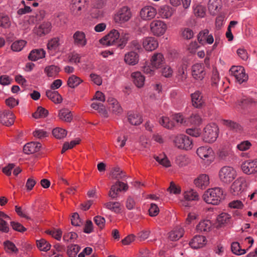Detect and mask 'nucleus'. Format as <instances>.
Here are the masks:
<instances>
[{"label": "nucleus", "instance_id": "58", "mask_svg": "<svg viewBox=\"0 0 257 257\" xmlns=\"http://www.w3.org/2000/svg\"><path fill=\"white\" fill-rule=\"evenodd\" d=\"M231 154L230 150L225 147H221L218 152L219 157L222 160H224L226 158Z\"/></svg>", "mask_w": 257, "mask_h": 257}, {"label": "nucleus", "instance_id": "62", "mask_svg": "<svg viewBox=\"0 0 257 257\" xmlns=\"http://www.w3.org/2000/svg\"><path fill=\"white\" fill-rule=\"evenodd\" d=\"M46 232L52 235L54 238L58 240H60L62 234V231L61 229H58L54 230H47Z\"/></svg>", "mask_w": 257, "mask_h": 257}, {"label": "nucleus", "instance_id": "61", "mask_svg": "<svg viewBox=\"0 0 257 257\" xmlns=\"http://www.w3.org/2000/svg\"><path fill=\"white\" fill-rule=\"evenodd\" d=\"M78 237V235L74 232H70L64 233L63 240L65 241L73 242Z\"/></svg>", "mask_w": 257, "mask_h": 257}, {"label": "nucleus", "instance_id": "64", "mask_svg": "<svg viewBox=\"0 0 257 257\" xmlns=\"http://www.w3.org/2000/svg\"><path fill=\"white\" fill-rule=\"evenodd\" d=\"M49 134L43 130H37L33 132L35 137L39 139H43L48 136Z\"/></svg>", "mask_w": 257, "mask_h": 257}, {"label": "nucleus", "instance_id": "36", "mask_svg": "<svg viewBox=\"0 0 257 257\" xmlns=\"http://www.w3.org/2000/svg\"><path fill=\"white\" fill-rule=\"evenodd\" d=\"M110 176L112 179H117L118 180L126 177L125 173L117 166L112 169L110 172Z\"/></svg>", "mask_w": 257, "mask_h": 257}, {"label": "nucleus", "instance_id": "9", "mask_svg": "<svg viewBox=\"0 0 257 257\" xmlns=\"http://www.w3.org/2000/svg\"><path fill=\"white\" fill-rule=\"evenodd\" d=\"M51 24L49 22H44L34 29V32L37 35L41 37L48 34L51 30Z\"/></svg>", "mask_w": 257, "mask_h": 257}, {"label": "nucleus", "instance_id": "25", "mask_svg": "<svg viewBox=\"0 0 257 257\" xmlns=\"http://www.w3.org/2000/svg\"><path fill=\"white\" fill-rule=\"evenodd\" d=\"M164 63L163 55L160 53H155L151 59V65L153 67L158 68Z\"/></svg>", "mask_w": 257, "mask_h": 257}, {"label": "nucleus", "instance_id": "11", "mask_svg": "<svg viewBox=\"0 0 257 257\" xmlns=\"http://www.w3.org/2000/svg\"><path fill=\"white\" fill-rule=\"evenodd\" d=\"M15 116L13 112L9 110L0 112V122L4 125L10 126L14 122Z\"/></svg>", "mask_w": 257, "mask_h": 257}, {"label": "nucleus", "instance_id": "4", "mask_svg": "<svg viewBox=\"0 0 257 257\" xmlns=\"http://www.w3.org/2000/svg\"><path fill=\"white\" fill-rule=\"evenodd\" d=\"M235 170L231 167L225 166L222 167L219 171V178L223 183L229 184L236 177Z\"/></svg>", "mask_w": 257, "mask_h": 257}, {"label": "nucleus", "instance_id": "13", "mask_svg": "<svg viewBox=\"0 0 257 257\" xmlns=\"http://www.w3.org/2000/svg\"><path fill=\"white\" fill-rule=\"evenodd\" d=\"M198 41L200 44H204L207 43L211 44L214 42V38L212 34H210L207 29H204L198 35Z\"/></svg>", "mask_w": 257, "mask_h": 257}, {"label": "nucleus", "instance_id": "43", "mask_svg": "<svg viewBox=\"0 0 257 257\" xmlns=\"http://www.w3.org/2000/svg\"><path fill=\"white\" fill-rule=\"evenodd\" d=\"M159 123L163 126L168 129H172L174 127V123L166 116H162L159 120Z\"/></svg>", "mask_w": 257, "mask_h": 257}, {"label": "nucleus", "instance_id": "5", "mask_svg": "<svg viewBox=\"0 0 257 257\" xmlns=\"http://www.w3.org/2000/svg\"><path fill=\"white\" fill-rule=\"evenodd\" d=\"M150 28L153 35L160 37L165 33L167 29V26L163 21L155 20L151 22Z\"/></svg>", "mask_w": 257, "mask_h": 257}, {"label": "nucleus", "instance_id": "45", "mask_svg": "<svg viewBox=\"0 0 257 257\" xmlns=\"http://www.w3.org/2000/svg\"><path fill=\"white\" fill-rule=\"evenodd\" d=\"M187 65L183 64L179 67L177 72V77L180 81H184L187 78V73L186 72Z\"/></svg>", "mask_w": 257, "mask_h": 257}, {"label": "nucleus", "instance_id": "32", "mask_svg": "<svg viewBox=\"0 0 257 257\" xmlns=\"http://www.w3.org/2000/svg\"><path fill=\"white\" fill-rule=\"evenodd\" d=\"M60 68L57 66L49 65L45 68L44 72L49 77H56L59 74Z\"/></svg>", "mask_w": 257, "mask_h": 257}, {"label": "nucleus", "instance_id": "38", "mask_svg": "<svg viewBox=\"0 0 257 257\" xmlns=\"http://www.w3.org/2000/svg\"><path fill=\"white\" fill-rule=\"evenodd\" d=\"M184 196L185 200L188 201H198L200 198L198 193L192 189L186 191Z\"/></svg>", "mask_w": 257, "mask_h": 257}, {"label": "nucleus", "instance_id": "23", "mask_svg": "<svg viewBox=\"0 0 257 257\" xmlns=\"http://www.w3.org/2000/svg\"><path fill=\"white\" fill-rule=\"evenodd\" d=\"M172 140L176 145H192L193 143L189 137L183 134L173 137Z\"/></svg>", "mask_w": 257, "mask_h": 257}, {"label": "nucleus", "instance_id": "28", "mask_svg": "<svg viewBox=\"0 0 257 257\" xmlns=\"http://www.w3.org/2000/svg\"><path fill=\"white\" fill-rule=\"evenodd\" d=\"M46 95L50 100L55 103H60L62 101V97L57 91L48 90Z\"/></svg>", "mask_w": 257, "mask_h": 257}, {"label": "nucleus", "instance_id": "42", "mask_svg": "<svg viewBox=\"0 0 257 257\" xmlns=\"http://www.w3.org/2000/svg\"><path fill=\"white\" fill-rule=\"evenodd\" d=\"M27 42L25 40H20L13 43L11 49L15 52H20L26 45Z\"/></svg>", "mask_w": 257, "mask_h": 257}, {"label": "nucleus", "instance_id": "10", "mask_svg": "<svg viewBox=\"0 0 257 257\" xmlns=\"http://www.w3.org/2000/svg\"><path fill=\"white\" fill-rule=\"evenodd\" d=\"M245 180L241 178L237 179L231 185L230 192L233 195H238L243 190Z\"/></svg>", "mask_w": 257, "mask_h": 257}, {"label": "nucleus", "instance_id": "17", "mask_svg": "<svg viewBox=\"0 0 257 257\" xmlns=\"http://www.w3.org/2000/svg\"><path fill=\"white\" fill-rule=\"evenodd\" d=\"M143 46L146 50L152 51L156 49L158 46L157 40L154 37H146L143 40Z\"/></svg>", "mask_w": 257, "mask_h": 257}, {"label": "nucleus", "instance_id": "22", "mask_svg": "<svg viewBox=\"0 0 257 257\" xmlns=\"http://www.w3.org/2000/svg\"><path fill=\"white\" fill-rule=\"evenodd\" d=\"M88 0H72L71 10L76 15L80 14V11L84 8Z\"/></svg>", "mask_w": 257, "mask_h": 257}, {"label": "nucleus", "instance_id": "50", "mask_svg": "<svg viewBox=\"0 0 257 257\" xmlns=\"http://www.w3.org/2000/svg\"><path fill=\"white\" fill-rule=\"evenodd\" d=\"M105 207L115 213H119L120 211V203L118 202H109L105 204Z\"/></svg>", "mask_w": 257, "mask_h": 257}, {"label": "nucleus", "instance_id": "54", "mask_svg": "<svg viewBox=\"0 0 257 257\" xmlns=\"http://www.w3.org/2000/svg\"><path fill=\"white\" fill-rule=\"evenodd\" d=\"M10 25L11 21L9 17L4 14H0V27L6 28Z\"/></svg>", "mask_w": 257, "mask_h": 257}, {"label": "nucleus", "instance_id": "60", "mask_svg": "<svg viewBox=\"0 0 257 257\" xmlns=\"http://www.w3.org/2000/svg\"><path fill=\"white\" fill-rule=\"evenodd\" d=\"M93 220L99 228L102 229L104 227L105 219L104 217L97 215L94 217Z\"/></svg>", "mask_w": 257, "mask_h": 257}, {"label": "nucleus", "instance_id": "8", "mask_svg": "<svg viewBox=\"0 0 257 257\" xmlns=\"http://www.w3.org/2000/svg\"><path fill=\"white\" fill-rule=\"evenodd\" d=\"M157 11L152 6H146L143 8L140 13L141 18L145 21H149L154 19Z\"/></svg>", "mask_w": 257, "mask_h": 257}, {"label": "nucleus", "instance_id": "6", "mask_svg": "<svg viewBox=\"0 0 257 257\" xmlns=\"http://www.w3.org/2000/svg\"><path fill=\"white\" fill-rule=\"evenodd\" d=\"M120 32L115 29L111 30L109 33L100 40V43L105 46H111L118 42Z\"/></svg>", "mask_w": 257, "mask_h": 257}, {"label": "nucleus", "instance_id": "63", "mask_svg": "<svg viewBox=\"0 0 257 257\" xmlns=\"http://www.w3.org/2000/svg\"><path fill=\"white\" fill-rule=\"evenodd\" d=\"M90 15L92 18L94 19L101 18L103 16V11L100 9L94 7L91 10Z\"/></svg>", "mask_w": 257, "mask_h": 257}, {"label": "nucleus", "instance_id": "53", "mask_svg": "<svg viewBox=\"0 0 257 257\" xmlns=\"http://www.w3.org/2000/svg\"><path fill=\"white\" fill-rule=\"evenodd\" d=\"M230 218L231 216L229 214L223 212L218 215L217 220L220 224H224L228 223Z\"/></svg>", "mask_w": 257, "mask_h": 257}, {"label": "nucleus", "instance_id": "35", "mask_svg": "<svg viewBox=\"0 0 257 257\" xmlns=\"http://www.w3.org/2000/svg\"><path fill=\"white\" fill-rule=\"evenodd\" d=\"M154 158L160 164L166 168L171 166L170 161L164 153L160 154L159 156L154 155Z\"/></svg>", "mask_w": 257, "mask_h": 257}, {"label": "nucleus", "instance_id": "18", "mask_svg": "<svg viewBox=\"0 0 257 257\" xmlns=\"http://www.w3.org/2000/svg\"><path fill=\"white\" fill-rule=\"evenodd\" d=\"M191 99L192 105L194 107L200 108L204 105V100L203 99V95L199 91H196L191 94Z\"/></svg>", "mask_w": 257, "mask_h": 257}, {"label": "nucleus", "instance_id": "56", "mask_svg": "<svg viewBox=\"0 0 257 257\" xmlns=\"http://www.w3.org/2000/svg\"><path fill=\"white\" fill-rule=\"evenodd\" d=\"M173 119L177 123L180 124L184 126H188V122L187 118H185L180 113H176L173 116Z\"/></svg>", "mask_w": 257, "mask_h": 257}, {"label": "nucleus", "instance_id": "34", "mask_svg": "<svg viewBox=\"0 0 257 257\" xmlns=\"http://www.w3.org/2000/svg\"><path fill=\"white\" fill-rule=\"evenodd\" d=\"M58 117L62 121L70 122L72 119V114L69 109L64 108L59 111Z\"/></svg>", "mask_w": 257, "mask_h": 257}, {"label": "nucleus", "instance_id": "30", "mask_svg": "<svg viewBox=\"0 0 257 257\" xmlns=\"http://www.w3.org/2000/svg\"><path fill=\"white\" fill-rule=\"evenodd\" d=\"M134 83L139 88L144 84L145 77L140 72H135L132 74Z\"/></svg>", "mask_w": 257, "mask_h": 257}, {"label": "nucleus", "instance_id": "29", "mask_svg": "<svg viewBox=\"0 0 257 257\" xmlns=\"http://www.w3.org/2000/svg\"><path fill=\"white\" fill-rule=\"evenodd\" d=\"M184 234V229L180 227L175 228L169 233V238L172 241H176L182 237Z\"/></svg>", "mask_w": 257, "mask_h": 257}, {"label": "nucleus", "instance_id": "55", "mask_svg": "<svg viewBox=\"0 0 257 257\" xmlns=\"http://www.w3.org/2000/svg\"><path fill=\"white\" fill-rule=\"evenodd\" d=\"M91 106L95 110H97L98 112L104 116L107 115V111L106 110L104 106L101 102H93Z\"/></svg>", "mask_w": 257, "mask_h": 257}, {"label": "nucleus", "instance_id": "21", "mask_svg": "<svg viewBox=\"0 0 257 257\" xmlns=\"http://www.w3.org/2000/svg\"><path fill=\"white\" fill-rule=\"evenodd\" d=\"M206 239L203 235H196L190 241L189 245L193 248L202 247L206 244Z\"/></svg>", "mask_w": 257, "mask_h": 257}, {"label": "nucleus", "instance_id": "59", "mask_svg": "<svg viewBox=\"0 0 257 257\" xmlns=\"http://www.w3.org/2000/svg\"><path fill=\"white\" fill-rule=\"evenodd\" d=\"M59 40L58 38H54L49 41L47 47L49 50H56L59 45Z\"/></svg>", "mask_w": 257, "mask_h": 257}, {"label": "nucleus", "instance_id": "19", "mask_svg": "<svg viewBox=\"0 0 257 257\" xmlns=\"http://www.w3.org/2000/svg\"><path fill=\"white\" fill-rule=\"evenodd\" d=\"M196 153L201 159L207 158L213 155V151L209 146H201L197 149Z\"/></svg>", "mask_w": 257, "mask_h": 257}, {"label": "nucleus", "instance_id": "48", "mask_svg": "<svg viewBox=\"0 0 257 257\" xmlns=\"http://www.w3.org/2000/svg\"><path fill=\"white\" fill-rule=\"evenodd\" d=\"M53 136L57 139L64 138L67 135V131L61 127H56L52 131Z\"/></svg>", "mask_w": 257, "mask_h": 257}, {"label": "nucleus", "instance_id": "49", "mask_svg": "<svg viewBox=\"0 0 257 257\" xmlns=\"http://www.w3.org/2000/svg\"><path fill=\"white\" fill-rule=\"evenodd\" d=\"M211 227V223L209 220H204L200 222L196 226L197 230L201 232L208 231Z\"/></svg>", "mask_w": 257, "mask_h": 257}, {"label": "nucleus", "instance_id": "52", "mask_svg": "<svg viewBox=\"0 0 257 257\" xmlns=\"http://www.w3.org/2000/svg\"><path fill=\"white\" fill-rule=\"evenodd\" d=\"M48 111L47 110L43 107L39 106L38 107L37 110L33 114V116L35 118H39L42 117H45L47 116Z\"/></svg>", "mask_w": 257, "mask_h": 257}, {"label": "nucleus", "instance_id": "2", "mask_svg": "<svg viewBox=\"0 0 257 257\" xmlns=\"http://www.w3.org/2000/svg\"><path fill=\"white\" fill-rule=\"evenodd\" d=\"M132 16L131 9L127 6H124L114 15V21L116 24L122 26L131 19Z\"/></svg>", "mask_w": 257, "mask_h": 257}, {"label": "nucleus", "instance_id": "39", "mask_svg": "<svg viewBox=\"0 0 257 257\" xmlns=\"http://www.w3.org/2000/svg\"><path fill=\"white\" fill-rule=\"evenodd\" d=\"M223 124L229 127L231 130L238 133L241 132L242 127L238 123L230 120H223Z\"/></svg>", "mask_w": 257, "mask_h": 257}, {"label": "nucleus", "instance_id": "24", "mask_svg": "<svg viewBox=\"0 0 257 257\" xmlns=\"http://www.w3.org/2000/svg\"><path fill=\"white\" fill-rule=\"evenodd\" d=\"M208 7L211 15H216L221 9V0H209Z\"/></svg>", "mask_w": 257, "mask_h": 257}, {"label": "nucleus", "instance_id": "31", "mask_svg": "<svg viewBox=\"0 0 257 257\" xmlns=\"http://www.w3.org/2000/svg\"><path fill=\"white\" fill-rule=\"evenodd\" d=\"M127 118L129 122L135 125H139L143 121L141 115L134 112H130L128 114Z\"/></svg>", "mask_w": 257, "mask_h": 257}, {"label": "nucleus", "instance_id": "14", "mask_svg": "<svg viewBox=\"0 0 257 257\" xmlns=\"http://www.w3.org/2000/svg\"><path fill=\"white\" fill-rule=\"evenodd\" d=\"M194 183L197 187L205 189L209 185V177L206 174H200L194 180Z\"/></svg>", "mask_w": 257, "mask_h": 257}, {"label": "nucleus", "instance_id": "47", "mask_svg": "<svg viewBox=\"0 0 257 257\" xmlns=\"http://www.w3.org/2000/svg\"><path fill=\"white\" fill-rule=\"evenodd\" d=\"M188 122V126L190 125H199L201 122L200 116L197 114H192L189 117L187 118Z\"/></svg>", "mask_w": 257, "mask_h": 257}, {"label": "nucleus", "instance_id": "41", "mask_svg": "<svg viewBox=\"0 0 257 257\" xmlns=\"http://www.w3.org/2000/svg\"><path fill=\"white\" fill-rule=\"evenodd\" d=\"M119 32L120 36L118 39L119 44H118V46L121 49H122L127 43L128 39H130V35L128 33L123 31H120Z\"/></svg>", "mask_w": 257, "mask_h": 257}, {"label": "nucleus", "instance_id": "3", "mask_svg": "<svg viewBox=\"0 0 257 257\" xmlns=\"http://www.w3.org/2000/svg\"><path fill=\"white\" fill-rule=\"evenodd\" d=\"M219 129L215 123L207 125L204 129L203 141L205 143H213L218 136Z\"/></svg>", "mask_w": 257, "mask_h": 257}, {"label": "nucleus", "instance_id": "1", "mask_svg": "<svg viewBox=\"0 0 257 257\" xmlns=\"http://www.w3.org/2000/svg\"><path fill=\"white\" fill-rule=\"evenodd\" d=\"M202 198L207 204L217 205L224 199L225 196L221 188L215 187L205 191Z\"/></svg>", "mask_w": 257, "mask_h": 257}, {"label": "nucleus", "instance_id": "12", "mask_svg": "<svg viewBox=\"0 0 257 257\" xmlns=\"http://www.w3.org/2000/svg\"><path fill=\"white\" fill-rule=\"evenodd\" d=\"M242 171L247 174H251L257 172V160H248L241 165Z\"/></svg>", "mask_w": 257, "mask_h": 257}, {"label": "nucleus", "instance_id": "27", "mask_svg": "<svg viewBox=\"0 0 257 257\" xmlns=\"http://www.w3.org/2000/svg\"><path fill=\"white\" fill-rule=\"evenodd\" d=\"M45 51L42 49L33 50L29 54L28 58L31 61H35L45 57Z\"/></svg>", "mask_w": 257, "mask_h": 257}, {"label": "nucleus", "instance_id": "7", "mask_svg": "<svg viewBox=\"0 0 257 257\" xmlns=\"http://www.w3.org/2000/svg\"><path fill=\"white\" fill-rule=\"evenodd\" d=\"M230 73L240 84L246 81L248 79V76L245 74L244 68L241 66H232L230 69Z\"/></svg>", "mask_w": 257, "mask_h": 257}, {"label": "nucleus", "instance_id": "46", "mask_svg": "<svg viewBox=\"0 0 257 257\" xmlns=\"http://www.w3.org/2000/svg\"><path fill=\"white\" fill-rule=\"evenodd\" d=\"M80 247L77 244H71L67 247V254L69 257H76Z\"/></svg>", "mask_w": 257, "mask_h": 257}, {"label": "nucleus", "instance_id": "33", "mask_svg": "<svg viewBox=\"0 0 257 257\" xmlns=\"http://www.w3.org/2000/svg\"><path fill=\"white\" fill-rule=\"evenodd\" d=\"M174 9L168 6H162L159 10V14L163 19H168L170 18L173 13Z\"/></svg>", "mask_w": 257, "mask_h": 257}, {"label": "nucleus", "instance_id": "37", "mask_svg": "<svg viewBox=\"0 0 257 257\" xmlns=\"http://www.w3.org/2000/svg\"><path fill=\"white\" fill-rule=\"evenodd\" d=\"M194 14L196 17L203 18L206 15V8L201 5H195L193 7Z\"/></svg>", "mask_w": 257, "mask_h": 257}, {"label": "nucleus", "instance_id": "51", "mask_svg": "<svg viewBox=\"0 0 257 257\" xmlns=\"http://www.w3.org/2000/svg\"><path fill=\"white\" fill-rule=\"evenodd\" d=\"M41 146H24L23 152L27 155H31L38 152Z\"/></svg>", "mask_w": 257, "mask_h": 257}, {"label": "nucleus", "instance_id": "26", "mask_svg": "<svg viewBox=\"0 0 257 257\" xmlns=\"http://www.w3.org/2000/svg\"><path fill=\"white\" fill-rule=\"evenodd\" d=\"M107 102L110 105V108L113 113L118 114L122 112V108L115 99L113 97H109L107 99Z\"/></svg>", "mask_w": 257, "mask_h": 257}, {"label": "nucleus", "instance_id": "44", "mask_svg": "<svg viewBox=\"0 0 257 257\" xmlns=\"http://www.w3.org/2000/svg\"><path fill=\"white\" fill-rule=\"evenodd\" d=\"M82 81L79 77L72 75L69 77L67 81V84L70 87L75 88L79 85Z\"/></svg>", "mask_w": 257, "mask_h": 257}, {"label": "nucleus", "instance_id": "15", "mask_svg": "<svg viewBox=\"0 0 257 257\" xmlns=\"http://www.w3.org/2000/svg\"><path fill=\"white\" fill-rule=\"evenodd\" d=\"M205 74L203 65L197 63L192 66V74L194 79L202 80L204 77Z\"/></svg>", "mask_w": 257, "mask_h": 257}, {"label": "nucleus", "instance_id": "57", "mask_svg": "<svg viewBox=\"0 0 257 257\" xmlns=\"http://www.w3.org/2000/svg\"><path fill=\"white\" fill-rule=\"evenodd\" d=\"M121 191V188L116 186L115 184L111 186L108 195L112 199H115L118 196V192Z\"/></svg>", "mask_w": 257, "mask_h": 257}, {"label": "nucleus", "instance_id": "16", "mask_svg": "<svg viewBox=\"0 0 257 257\" xmlns=\"http://www.w3.org/2000/svg\"><path fill=\"white\" fill-rule=\"evenodd\" d=\"M74 44L79 47H83L87 44V39L84 32L77 31L73 36Z\"/></svg>", "mask_w": 257, "mask_h": 257}, {"label": "nucleus", "instance_id": "20", "mask_svg": "<svg viewBox=\"0 0 257 257\" xmlns=\"http://www.w3.org/2000/svg\"><path fill=\"white\" fill-rule=\"evenodd\" d=\"M124 61L129 65H135L139 61V56L138 53L134 51H131L124 55Z\"/></svg>", "mask_w": 257, "mask_h": 257}, {"label": "nucleus", "instance_id": "40", "mask_svg": "<svg viewBox=\"0 0 257 257\" xmlns=\"http://www.w3.org/2000/svg\"><path fill=\"white\" fill-rule=\"evenodd\" d=\"M37 246L41 251H47L51 248V244L44 239L37 240Z\"/></svg>", "mask_w": 257, "mask_h": 257}]
</instances>
